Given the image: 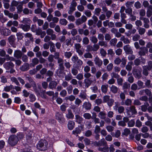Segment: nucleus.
Instances as JSON below:
<instances>
[{
	"label": "nucleus",
	"instance_id": "nucleus-63",
	"mask_svg": "<svg viewBox=\"0 0 152 152\" xmlns=\"http://www.w3.org/2000/svg\"><path fill=\"white\" fill-rule=\"evenodd\" d=\"M79 59L76 55L73 56L71 58V60L74 64Z\"/></svg>",
	"mask_w": 152,
	"mask_h": 152
},
{
	"label": "nucleus",
	"instance_id": "nucleus-26",
	"mask_svg": "<svg viewBox=\"0 0 152 152\" xmlns=\"http://www.w3.org/2000/svg\"><path fill=\"white\" fill-rule=\"evenodd\" d=\"M149 104L147 102L144 103V104L141 106V110L143 112H145L147 111L148 107Z\"/></svg>",
	"mask_w": 152,
	"mask_h": 152
},
{
	"label": "nucleus",
	"instance_id": "nucleus-13",
	"mask_svg": "<svg viewBox=\"0 0 152 152\" xmlns=\"http://www.w3.org/2000/svg\"><path fill=\"white\" fill-rule=\"evenodd\" d=\"M72 39L71 38L67 39L64 42L62 45V47L64 49H65L67 48V47L69 45L72 46L73 45L72 43H71Z\"/></svg>",
	"mask_w": 152,
	"mask_h": 152
},
{
	"label": "nucleus",
	"instance_id": "nucleus-15",
	"mask_svg": "<svg viewBox=\"0 0 152 152\" xmlns=\"http://www.w3.org/2000/svg\"><path fill=\"white\" fill-rule=\"evenodd\" d=\"M64 60L62 58L59 59L57 60V63L58 64L59 69L61 71H64Z\"/></svg>",
	"mask_w": 152,
	"mask_h": 152
},
{
	"label": "nucleus",
	"instance_id": "nucleus-9",
	"mask_svg": "<svg viewBox=\"0 0 152 152\" xmlns=\"http://www.w3.org/2000/svg\"><path fill=\"white\" fill-rule=\"evenodd\" d=\"M118 102H115V105L113 106V109L116 111H117L119 113L121 114L123 113L124 111V107L122 106H118Z\"/></svg>",
	"mask_w": 152,
	"mask_h": 152
},
{
	"label": "nucleus",
	"instance_id": "nucleus-37",
	"mask_svg": "<svg viewBox=\"0 0 152 152\" xmlns=\"http://www.w3.org/2000/svg\"><path fill=\"white\" fill-rule=\"evenodd\" d=\"M21 22L25 24H30L31 22V20L29 18H23Z\"/></svg>",
	"mask_w": 152,
	"mask_h": 152
},
{
	"label": "nucleus",
	"instance_id": "nucleus-33",
	"mask_svg": "<svg viewBox=\"0 0 152 152\" xmlns=\"http://www.w3.org/2000/svg\"><path fill=\"white\" fill-rule=\"evenodd\" d=\"M120 40L122 41L125 44H128L130 43V41L127 38H126L124 36H122L120 38Z\"/></svg>",
	"mask_w": 152,
	"mask_h": 152
},
{
	"label": "nucleus",
	"instance_id": "nucleus-27",
	"mask_svg": "<svg viewBox=\"0 0 152 152\" xmlns=\"http://www.w3.org/2000/svg\"><path fill=\"white\" fill-rule=\"evenodd\" d=\"M48 44L50 46V50L51 52H55L56 48L55 44L52 41H50L48 42Z\"/></svg>",
	"mask_w": 152,
	"mask_h": 152
},
{
	"label": "nucleus",
	"instance_id": "nucleus-49",
	"mask_svg": "<svg viewBox=\"0 0 152 152\" xmlns=\"http://www.w3.org/2000/svg\"><path fill=\"white\" fill-rule=\"evenodd\" d=\"M11 80L17 86H20V84L18 82L17 79L14 77H11L10 78Z\"/></svg>",
	"mask_w": 152,
	"mask_h": 152
},
{
	"label": "nucleus",
	"instance_id": "nucleus-31",
	"mask_svg": "<svg viewBox=\"0 0 152 152\" xmlns=\"http://www.w3.org/2000/svg\"><path fill=\"white\" fill-rule=\"evenodd\" d=\"M75 122L73 121H69L68 123L67 126L69 130H71L74 127Z\"/></svg>",
	"mask_w": 152,
	"mask_h": 152
},
{
	"label": "nucleus",
	"instance_id": "nucleus-40",
	"mask_svg": "<svg viewBox=\"0 0 152 152\" xmlns=\"http://www.w3.org/2000/svg\"><path fill=\"white\" fill-rule=\"evenodd\" d=\"M133 63V62L130 61L128 62L126 66V69L127 70L130 71L132 69V65Z\"/></svg>",
	"mask_w": 152,
	"mask_h": 152
},
{
	"label": "nucleus",
	"instance_id": "nucleus-50",
	"mask_svg": "<svg viewBox=\"0 0 152 152\" xmlns=\"http://www.w3.org/2000/svg\"><path fill=\"white\" fill-rule=\"evenodd\" d=\"M135 124V121L134 119L129 121L128 123V126L129 127H132Z\"/></svg>",
	"mask_w": 152,
	"mask_h": 152
},
{
	"label": "nucleus",
	"instance_id": "nucleus-23",
	"mask_svg": "<svg viewBox=\"0 0 152 152\" xmlns=\"http://www.w3.org/2000/svg\"><path fill=\"white\" fill-rule=\"evenodd\" d=\"M9 42L11 45L14 44L15 40V35H12L8 38Z\"/></svg>",
	"mask_w": 152,
	"mask_h": 152
},
{
	"label": "nucleus",
	"instance_id": "nucleus-6",
	"mask_svg": "<svg viewBox=\"0 0 152 152\" xmlns=\"http://www.w3.org/2000/svg\"><path fill=\"white\" fill-rule=\"evenodd\" d=\"M126 110L127 115L129 117H132L133 115L136 114L137 113L135 107L134 105L131 106L129 107V109H126Z\"/></svg>",
	"mask_w": 152,
	"mask_h": 152
},
{
	"label": "nucleus",
	"instance_id": "nucleus-20",
	"mask_svg": "<svg viewBox=\"0 0 152 152\" xmlns=\"http://www.w3.org/2000/svg\"><path fill=\"white\" fill-rule=\"evenodd\" d=\"M22 56V52L19 50H16L15 51L14 56L15 57L17 58H20Z\"/></svg>",
	"mask_w": 152,
	"mask_h": 152
},
{
	"label": "nucleus",
	"instance_id": "nucleus-59",
	"mask_svg": "<svg viewBox=\"0 0 152 152\" xmlns=\"http://www.w3.org/2000/svg\"><path fill=\"white\" fill-rule=\"evenodd\" d=\"M83 56L85 58H93L92 55L91 53L89 52L85 53Z\"/></svg>",
	"mask_w": 152,
	"mask_h": 152
},
{
	"label": "nucleus",
	"instance_id": "nucleus-48",
	"mask_svg": "<svg viewBox=\"0 0 152 152\" xmlns=\"http://www.w3.org/2000/svg\"><path fill=\"white\" fill-rule=\"evenodd\" d=\"M22 4L20 3L17 7V12L18 13H20L23 10Z\"/></svg>",
	"mask_w": 152,
	"mask_h": 152
},
{
	"label": "nucleus",
	"instance_id": "nucleus-21",
	"mask_svg": "<svg viewBox=\"0 0 152 152\" xmlns=\"http://www.w3.org/2000/svg\"><path fill=\"white\" fill-rule=\"evenodd\" d=\"M83 64V61L79 59L74 64V66H75V68L79 69L81 68V66Z\"/></svg>",
	"mask_w": 152,
	"mask_h": 152
},
{
	"label": "nucleus",
	"instance_id": "nucleus-55",
	"mask_svg": "<svg viewBox=\"0 0 152 152\" xmlns=\"http://www.w3.org/2000/svg\"><path fill=\"white\" fill-rule=\"evenodd\" d=\"M73 40H76L77 42H80L82 41V38L79 35H77L73 37Z\"/></svg>",
	"mask_w": 152,
	"mask_h": 152
},
{
	"label": "nucleus",
	"instance_id": "nucleus-62",
	"mask_svg": "<svg viewBox=\"0 0 152 152\" xmlns=\"http://www.w3.org/2000/svg\"><path fill=\"white\" fill-rule=\"evenodd\" d=\"M145 66L149 70H151L152 68V61H149L148 62L147 65Z\"/></svg>",
	"mask_w": 152,
	"mask_h": 152
},
{
	"label": "nucleus",
	"instance_id": "nucleus-8",
	"mask_svg": "<svg viewBox=\"0 0 152 152\" xmlns=\"http://www.w3.org/2000/svg\"><path fill=\"white\" fill-rule=\"evenodd\" d=\"M0 33L4 36H7L11 34V31L10 29L3 26L0 27Z\"/></svg>",
	"mask_w": 152,
	"mask_h": 152
},
{
	"label": "nucleus",
	"instance_id": "nucleus-47",
	"mask_svg": "<svg viewBox=\"0 0 152 152\" xmlns=\"http://www.w3.org/2000/svg\"><path fill=\"white\" fill-rule=\"evenodd\" d=\"M117 42V39L116 38L111 39L110 42V45L112 46H115Z\"/></svg>",
	"mask_w": 152,
	"mask_h": 152
},
{
	"label": "nucleus",
	"instance_id": "nucleus-57",
	"mask_svg": "<svg viewBox=\"0 0 152 152\" xmlns=\"http://www.w3.org/2000/svg\"><path fill=\"white\" fill-rule=\"evenodd\" d=\"M98 45L101 46H104L106 47L107 46V43L103 40L99 41L98 42Z\"/></svg>",
	"mask_w": 152,
	"mask_h": 152
},
{
	"label": "nucleus",
	"instance_id": "nucleus-34",
	"mask_svg": "<svg viewBox=\"0 0 152 152\" xmlns=\"http://www.w3.org/2000/svg\"><path fill=\"white\" fill-rule=\"evenodd\" d=\"M75 99V97L72 95L67 96L64 98V100L66 101L69 100L71 102L74 101Z\"/></svg>",
	"mask_w": 152,
	"mask_h": 152
},
{
	"label": "nucleus",
	"instance_id": "nucleus-44",
	"mask_svg": "<svg viewBox=\"0 0 152 152\" xmlns=\"http://www.w3.org/2000/svg\"><path fill=\"white\" fill-rule=\"evenodd\" d=\"M72 76L71 74L69 72L65 76V80L66 81H69L71 80L72 78Z\"/></svg>",
	"mask_w": 152,
	"mask_h": 152
},
{
	"label": "nucleus",
	"instance_id": "nucleus-3",
	"mask_svg": "<svg viewBox=\"0 0 152 152\" xmlns=\"http://www.w3.org/2000/svg\"><path fill=\"white\" fill-rule=\"evenodd\" d=\"M18 140L17 136L12 134L10 136L8 140V143L11 146H14L18 143Z\"/></svg>",
	"mask_w": 152,
	"mask_h": 152
},
{
	"label": "nucleus",
	"instance_id": "nucleus-53",
	"mask_svg": "<svg viewBox=\"0 0 152 152\" xmlns=\"http://www.w3.org/2000/svg\"><path fill=\"white\" fill-rule=\"evenodd\" d=\"M67 23V20L65 19H61L59 20V23L61 25L66 26Z\"/></svg>",
	"mask_w": 152,
	"mask_h": 152
},
{
	"label": "nucleus",
	"instance_id": "nucleus-51",
	"mask_svg": "<svg viewBox=\"0 0 152 152\" xmlns=\"http://www.w3.org/2000/svg\"><path fill=\"white\" fill-rule=\"evenodd\" d=\"M79 97L80 98L84 100L87 98V95L86 93L83 92L80 93Z\"/></svg>",
	"mask_w": 152,
	"mask_h": 152
},
{
	"label": "nucleus",
	"instance_id": "nucleus-60",
	"mask_svg": "<svg viewBox=\"0 0 152 152\" xmlns=\"http://www.w3.org/2000/svg\"><path fill=\"white\" fill-rule=\"evenodd\" d=\"M113 67V64L112 63H110L107 66L106 69L108 71L110 72L112 70Z\"/></svg>",
	"mask_w": 152,
	"mask_h": 152
},
{
	"label": "nucleus",
	"instance_id": "nucleus-7",
	"mask_svg": "<svg viewBox=\"0 0 152 152\" xmlns=\"http://www.w3.org/2000/svg\"><path fill=\"white\" fill-rule=\"evenodd\" d=\"M92 144L96 146L101 147L107 145V142L104 139L102 138L98 142L94 141L92 142Z\"/></svg>",
	"mask_w": 152,
	"mask_h": 152
},
{
	"label": "nucleus",
	"instance_id": "nucleus-43",
	"mask_svg": "<svg viewBox=\"0 0 152 152\" xmlns=\"http://www.w3.org/2000/svg\"><path fill=\"white\" fill-rule=\"evenodd\" d=\"M139 34L140 35H143L145 33L146 30L144 28L140 27L137 28Z\"/></svg>",
	"mask_w": 152,
	"mask_h": 152
},
{
	"label": "nucleus",
	"instance_id": "nucleus-25",
	"mask_svg": "<svg viewBox=\"0 0 152 152\" xmlns=\"http://www.w3.org/2000/svg\"><path fill=\"white\" fill-rule=\"evenodd\" d=\"M148 52L147 50L145 47L141 48L139 52L138 53L140 56H145L146 53Z\"/></svg>",
	"mask_w": 152,
	"mask_h": 152
},
{
	"label": "nucleus",
	"instance_id": "nucleus-2",
	"mask_svg": "<svg viewBox=\"0 0 152 152\" xmlns=\"http://www.w3.org/2000/svg\"><path fill=\"white\" fill-rule=\"evenodd\" d=\"M48 143L47 141L45 140H40L37 145L38 149L41 151H45L47 148Z\"/></svg>",
	"mask_w": 152,
	"mask_h": 152
},
{
	"label": "nucleus",
	"instance_id": "nucleus-61",
	"mask_svg": "<svg viewBox=\"0 0 152 152\" xmlns=\"http://www.w3.org/2000/svg\"><path fill=\"white\" fill-rule=\"evenodd\" d=\"M132 100L129 99H126L124 102L125 105L127 106L131 105L132 104Z\"/></svg>",
	"mask_w": 152,
	"mask_h": 152
},
{
	"label": "nucleus",
	"instance_id": "nucleus-32",
	"mask_svg": "<svg viewBox=\"0 0 152 152\" xmlns=\"http://www.w3.org/2000/svg\"><path fill=\"white\" fill-rule=\"evenodd\" d=\"M103 146L104 147L103 148L99 147L98 148V151L104 152H108L109 151V150L107 145H106L105 146Z\"/></svg>",
	"mask_w": 152,
	"mask_h": 152
},
{
	"label": "nucleus",
	"instance_id": "nucleus-41",
	"mask_svg": "<svg viewBox=\"0 0 152 152\" xmlns=\"http://www.w3.org/2000/svg\"><path fill=\"white\" fill-rule=\"evenodd\" d=\"M121 60V63L120 65L121 67L122 68H124L125 66L126 65L127 60L126 59V58L124 57H123Z\"/></svg>",
	"mask_w": 152,
	"mask_h": 152
},
{
	"label": "nucleus",
	"instance_id": "nucleus-38",
	"mask_svg": "<svg viewBox=\"0 0 152 152\" xmlns=\"http://www.w3.org/2000/svg\"><path fill=\"white\" fill-rule=\"evenodd\" d=\"M72 53L71 51H64V55L65 58L69 59L72 56Z\"/></svg>",
	"mask_w": 152,
	"mask_h": 152
},
{
	"label": "nucleus",
	"instance_id": "nucleus-29",
	"mask_svg": "<svg viewBox=\"0 0 152 152\" xmlns=\"http://www.w3.org/2000/svg\"><path fill=\"white\" fill-rule=\"evenodd\" d=\"M68 111V113H66V118L68 119H73L74 117V115L72 111L70 110H69Z\"/></svg>",
	"mask_w": 152,
	"mask_h": 152
},
{
	"label": "nucleus",
	"instance_id": "nucleus-12",
	"mask_svg": "<svg viewBox=\"0 0 152 152\" xmlns=\"http://www.w3.org/2000/svg\"><path fill=\"white\" fill-rule=\"evenodd\" d=\"M54 31L52 29L49 28L46 30V33L48 35H50L52 37V40H55L56 38V35L54 34Z\"/></svg>",
	"mask_w": 152,
	"mask_h": 152
},
{
	"label": "nucleus",
	"instance_id": "nucleus-39",
	"mask_svg": "<svg viewBox=\"0 0 152 152\" xmlns=\"http://www.w3.org/2000/svg\"><path fill=\"white\" fill-rule=\"evenodd\" d=\"M29 98L30 99L29 101L31 102H34L36 99L35 95L34 94L31 93L29 94Z\"/></svg>",
	"mask_w": 152,
	"mask_h": 152
},
{
	"label": "nucleus",
	"instance_id": "nucleus-36",
	"mask_svg": "<svg viewBox=\"0 0 152 152\" xmlns=\"http://www.w3.org/2000/svg\"><path fill=\"white\" fill-rule=\"evenodd\" d=\"M106 114L103 111L100 112L98 114V117L102 119H105L106 117Z\"/></svg>",
	"mask_w": 152,
	"mask_h": 152
},
{
	"label": "nucleus",
	"instance_id": "nucleus-64",
	"mask_svg": "<svg viewBox=\"0 0 152 152\" xmlns=\"http://www.w3.org/2000/svg\"><path fill=\"white\" fill-rule=\"evenodd\" d=\"M90 40L94 44L96 43L98 41V39L97 38L94 36H93L91 37Z\"/></svg>",
	"mask_w": 152,
	"mask_h": 152
},
{
	"label": "nucleus",
	"instance_id": "nucleus-16",
	"mask_svg": "<svg viewBox=\"0 0 152 152\" xmlns=\"http://www.w3.org/2000/svg\"><path fill=\"white\" fill-rule=\"evenodd\" d=\"M20 28H21L24 31L27 32L28 31L30 28V24H23L20 25Z\"/></svg>",
	"mask_w": 152,
	"mask_h": 152
},
{
	"label": "nucleus",
	"instance_id": "nucleus-30",
	"mask_svg": "<svg viewBox=\"0 0 152 152\" xmlns=\"http://www.w3.org/2000/svg\"><path fill=\"white\" fill-rule=\"evenodd\" d=\"M39 60L37 58H34L32 60V62L31 65L32 66H34L39 63Z\"/></svg>",
	"mask_w": 152,
	"mask_h": 152
},
{
	"label": "nucleus",
	"instance_id": "nucleus-4",
	"mask_svg": "<svg viewBox=\"0 0 152 152\" xmlns=\"http://www.w3.org/2000/svg\"><path fill=\"white\" fill-rule=\"evenodd\" d=\"M142 69L141 68L139 67H133L132 69V73L134 77L139 79L141 77V72Z\"/></svg>",
	"mask_w": 152,
	"mask_h": 152
},
{
	"label": "nucleus",
	"instance_id": "nucleus-11",
	"mask_svg": "<svg viewBox=\"0 0 152 152\" xmlns=\"http://www.w3.org/2000/svg\"><path fill=\"white\" fill-rule=\"evenodd\" d=\"M95 64L99 67H100L103 64L102 61L98 56H96L94 59Z\"/></svg>",
	"mask_w": 152,
	"mask_h": 152
},
{
	"label": "nucleus",
	"instance_id": "nucleus-17",
	"mask_svg": "<svg viewBox=\"0 0 152 152\" xmlns=\"http://www.w3.org/2000/svg\"><path fill=\"white\" fill-rule=\"evenodd\" d=\"M21 71L25 72L28 70L29 69V65L28 63H24L20 68Z\"/></svg>",
	"mask_w": 152,
	"mask_h": 152
},
{
	"label": "nucleus",
	"instance_id": "nucleus-14",
	"mask_svg": "<svg viewBox=\"0 0 152 152\" xmlns=\"http://www.w3.org/2000/svg\"><path fill=\"white\" fill-rule=\"evenodd\" d=\"M140 19L141 20H143L144 23L143 25L144 27L145 28H148L150 27V25L149 24V20L148 18H143L140 17Z\"/></svg>",
	"mask_w": 152,
	"mask_h": 152
},
{
	"label": "nucleus",
	"instance_id": "nucleus-58",
	"mask_svg": "<svg viewBox=\"0 0 152 152\" xmlns=\"http://www.w3.org/2000/svg\"><path fill=\"white\" fill-rule=\"evenodd\" d=\"M101 11V8L99 7L96 8L94 11V14L97 16H99Z\"/></svg>",
	"mask_w": 152,
	"mask_h": 152
},
{
	"label": "nucleus",
	"instance_id": "nucleus-42",
	"mask_svg": "<svg viewBox=\"0 0 152 152\" xmlns=\"http://www.w3.org/2000/svg\"><path fill=\"white\" fill-rule=\"evenodd\" d=\"M76 121L79 124H80L83 120V118L80 116V115H75Z\"/></svg>",
	"mask_w": 152,
	"mask_h": 152
},
{
	"label": "nucleus",
	"instance_id": "nucleus-22",
	"mask_svg": "<svg viewBox=\"0 0 152 152\" xmlns=\"http://www.w3.org/2000/svg\"><path fill=\"white\" fill-rule=\"evenodd\" d=\"M91 104L89 102H85L83 105V107L86 110H89L91 109Z\"/></svg>",
	"mask_w": 152,
	"mask_h": 152
},
{
	"label": "nucleus",
	"instance_id": "nucleus-28",
	"mask_svg": "<svg viewBox=\"0 0 152 152\" xmlns=\"http://www.w3.org/2000/svg\"><path fill=\"white\" fill-rule=\"evenodd\" d=\"M152 15V6L150 5L147 8L146 15L147 17H150Z\"/></svg>",
	"mask_w": 152,
	"mask_h": 152
},
{
	"label": "nucleus",
	"instance_id": "nucleus-52",
	"mask_svg": "<svg viewBox=\"0 0 152 152\" xmlns=\"http://www.w3.org/2000/svg\"><path fill=\"white\" fill-rule=\"evenodd\" d=\"M14 88L13 86L12 85L10 86H6L4 88V90L6 92H9L10 90Z\"/></svg>",
	"mask_w": 152,
	"mask_h": 152
},
{
	"label": "nucleus",
	"instance_id": "nucleus-54",
	"mask_svg": "<svg viewBox=\"0 0 152 152\" xmlns=\"http://www.w3.org/2000/svg\"><path fill=\"white\" fill-rule=\"evenodd\" d=\"M111 134L113 137H115L116 138H118L121 135V132L120 130H117L115 133H112Z\"/></svg>",
	"mask_w": 152,
	"mask_h": 152
},
{
	"label": "nucleus",
	"instance_id": "nucleus-46",
	"mask_svg": "<svg viewBox=\"0 0 152 152\" xmlns=\"http://www.w3.org/2000/svg\"><path fill=\"white\" fill-rule=\"evenodd\" d=\"M25 37L26 38H28L32 42L34 41V38L31 34L30 33H27L24 35Z\"/></svg>",
	"mask_w": 152,
	"mask_h": 152
},
{
	"label": "nucleus",
	"instance_id": "nucleus-19",
	"mask_svg": "<svg viewBox=\"0 0 152 152\" xmlns=\"http://www.w3.org/2000/svg\"><path fill=\"white\" fill-rule=\"evenodd\" d=\"M57 83L56 82L53 80L50 82L48 85V87L50 89L53 90L56 88Z\"/></svg>",
	"mask_w": 152,
	"mask_h": 152
},
{
	"label": "nucleus",
	"instance_id": "nucleus-35",
	"mask_svg": "<svg viewBox=\"0 0 152 152\" xmlns=\"http://www.w3.org/2000/svg\"><path fill=\"white\" fill-rule=\"evenodd\" d=\"M108 86V85H103L101 86V89L102 92L104 93H106L107 91Z\"/></svg>",
	"mask_w": 152,
	"mask_h": 152
},
{
	"label": "nucleus",
	"instance_id": "nucleus-10",
	"mask_svg": "<svg viewBox=\"0 0 152 152\" xmlns=\"http://www.w3.org/2000/svg\"><path fill=\"white\" fill-rule=\"evenodd\" d=\"M123 49L126 54H132L133 53L132 49L129 45L124 46Z\"/></svg>",
	"mask_w": 152,
	"mask_h": 152
},
{
	"label": "nucleus",
	"instance_id": "nucleus-56",
	"mask_svg": "<svg viewBox=\"0 0 152 152\" xmlns=\"http://www.w3.org/2000/svg\"><path fill=\"white\" fill-rule=\"evenodd\" d=\"M32 87L34 91L36 94L39 93V91L37 89V86L35 83H34V84H32Z\"/></svg>",
	"mask_w": 152,
	"mask_h": 152
},
{
	"label": "nucleus",
	"instance_id": "nucleus-5",
	"mask_svg": "<svg viewBox=\"0 0 152 152\" xmlns=\"http://www.w3.org/2000/svg\"><path fill=\"white\" fill-rule=\"evenodd\" d=\"M55 118L61 124L64 123L65 121V119L63 114L58 112H57L56 113Z\"/></svg>",
	"mask_w": 152,
	"mask_h": 152
},
{
	"label": "nucleus",
	"instance_id": "nucleus-1",
	"mask_svg": "<svg viewBox=\"0 0 152 152\" xmlns=\"http://www.w3.org/2000/svg\"><path fill=\"white\" fill-rule=\"evenodd\" d=\"M4 67L7 70H10L8 72L11 74L15 72V70L14 69L15 65L11 61L5 63L3 64Z\"/></svg>",
	"mask_w": 152,
	"mask_h": 152
},
{
	"label": "nucleus",
	"instance_id": "nucleus-18",
	"mask_svg": "<svg viewBox=\"0 0 152 152\" xmlns=\"http://www.w3.org/2000/svg\"><path fill=\"white\" fill-rule=\"evenodd\" d=\"M93 81L91 79H85L84 80L85 84V87L86 88H88L93 83Z\"/></svg>",
	"mask_w": 152,
	"mask_h": 152
},
{
	"label": "nucleus",
	"instance_id": "nucleus-24",
	"mask_svg": "<svg viewBox=\"0 0 152 152\" xmlns=\"http://www.w3.org/2000/svg\"><path fill=\"white\" fill-rule=\"evenodd\" d=\"M110 88V91L114 94H116L118 91L119 90L118 88L114 85H112Z\"/></svg>",
	"mask_w": 152,
	"mask_h": 152
},
{
	"label": "nucleus",
	"instance_id": "nucleus-45",
	"mask_svg": "<svg viewBox=\"0 0 152 152\" xmlns=\"http://www.w3.org/2000/svg\"><path fill=\"white\" fill-rule=\"evenodd\" d=\"M142 73L143 75L145 76H147L148 75V69L145 66H142Z\"/></svg>",
	"mask_w": 152,
	"mask_h": 152
}]
</instances>
